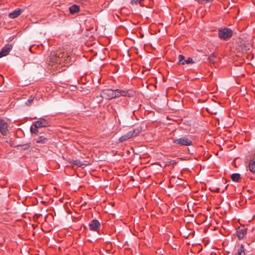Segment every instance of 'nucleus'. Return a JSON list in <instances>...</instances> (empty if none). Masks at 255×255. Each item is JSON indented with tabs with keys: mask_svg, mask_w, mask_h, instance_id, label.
Returning <instances> with one entry per match:
<instances>
[{
	"mask_svg": "<svg viewBox=\"0 0 255 255\" xmlns=\"http://www.w3.org/2000/svg\"><path fill=\"white\" fill-rule=\"evenodd\" d=\"M114 98H119L121 96H126L132 97L134 96V92L129 90H123L121 89H116L114 90Z\"/></svg>",
	"mask_w": 255,
	"mask_h": 255,
	"instance_id": "f257e3e1",
	"label": "nucleus"
},
{
	"mask_svg": "<svg viewBox=\"0 0 255 255\" xmlns=\"http://www.w3.org/2000/svg\"><path fill=\"white\" fill-rule=\"evenodd\" d=\"M232 35L233 31L230 28H221L219 30V37L222 39L227 40L232 37Z\"/></svg>",
	"mask_w": 255,
	"mask_h": 255,
	"instance_id": "f03ea898",
	"label": "nucleus"
},
{
	"mask_svg": "<svg viewBox=\"0 0 255 255\" xmlns=\"http://www.w3.org/2000/svg\"><path fill=\"white\" fill-rule=\"evenodd\" d=\"M173 143L184 146H190L192 145V140L187 136H183L179 138L174 139Z\"/></svg>",
	"mask_w": 255,
	"mask_h": 255,
	"instance_id": "7ed1b4c3",
	"label": "nucleus"
},
{
	"mask_svg": "<svg viewBox=\"0 0 255 255\" xmlns=\"http://www.w3.org/2000/svg\"><path fill=\"white\" fill-rule=\"evenodd\" d=\"M89 226L91 231L98 232L100 230L101 226L98 220L94 219L89 223Z\"/></svg>",
	"mask_w": 255,
	"mask_h": 255,
	"instance_id": "20e7f679",
	"label": "nucleus"
},
{
	"mask_svg": "<svg viewBox=\"0 0 255 255\" xmlns=\"http://www.w3.org/2000/svg\"><path fill=\"white\" fill-rule=\"evenodd\" d=\"M114 90L111 89L103 90L101 93L100 96L103 98L107 100L114 99Z\"/></svg>",
	"mask_w": 255,
	"mask_h": 255,
	"instance_id": "39448f33",
	"label": "nucleus"
},
{
	"mask_svg": "<svg viewBox=\"0 0 255 255\" xmlns=\"http://www.w3.org/2000/svg\"><path fill=\"white\" fill-rule=\"evenodd\" d=\"M8 131V125L6 121L0 117V132L3 135H6Z\"/></svg>",
	"mask_w": 255,
	"mask_h": 255,
	"instance_id": "423d86ee",
	"label": "nucleus"
},
{
	"mask_svg": "<svg viewBox=\"0 0 255 255\" xmlns=\"http://www.w3.org/2000/svg\"><path fill=\"white\" fill-rule=\"evenodd\" d=\"M50 140L51 136L50 135L46 136L41 135L38 138L34 139V140L36 143L41 144H48L50 142Z\"/></svg>",
	"mask_w": 255,
	"mask_h": 255,
	"instance_id": "0eeeda50",
	"label": "nucleus"
},
{
	"mask_svg": "<svg viewBox=\"0 0 255 255\" xmlns=\"http://www.w3.org/2000/svg\"><path fill=\"white\" fill-rule=\"evenodd\" d=\"M34 124L36 126V128H39L50 126V123L44 118H40L38 121H36Z\"/></svg>",
	"mask_w": 255,
	"mask_h": 255,
	"instance_id": "6e6552de",
	"label": "nucleus"
},
{
	"mask_svg": "<svg viewBox=\"0 0 255 255\" xmlns=\"http://www.w3.org/2000/svg\"><path fill=\"white\" fill-rule=\"evenodd\" d=\"M12 48L11 44H7L0 51V58L7 55Z\"/></svg>",
	"mask_w": 255,
	"mask_h": 255,
	"instance_id": "1a4fd4ad",
	"label": "nucleus"
},
{
	"mask_svg": "<svg viewBox=\"0 0 255 255\" xmlns=\"http://www.w3.org/2000/svg\"><path fill=\"white\" fill-rule=\"evenodd\" d=\"M247 229L245 228H239L236 231V236L238 239L240 240L243 239L247 234Z\"/></svg>",
	"mask_w": 255,
	"mask_h": 255,
	"instance_id": "9d476101",
	"label": "nucleus"
},
{
	"mask_svg": "<svg viewBox=\"0 0 255 255\" xmlns=\"http://www.w3.org/2000/svg\"><path fill=\"white\" fill-rule=\"evenodd\" d=\"M70 13L71 14H75L80 10V7L78 5L73 4L69 8Z\"/></svg>",
	"mask_w": 255,
	"mask_h": 255,
	"instance_id": "9b49d317",
	"label": "nucleus"
},
{
	"mask_svg": "<svg viewBox=\"0 0 255 255\" xmlns=\"http://www.w3.org/2000/svg\"><path fill=\"white\" fill-rule=\"evenodd\" d=\"M131 137H132V134L131 133V132L128 131L126 134L121 136L119 139V141L120 142H122L124 141L127 140L128 139L131 138Z\"/></svg>",
	"mask_w": 255,
	"mask_h": 255,
	"instance_id": "f8f14e48",
	"label": "nucleus"
},
{
	"mask_svg": "<svg viewBox=\"0 0 255 255\" xmlns=\"http://www.w3.org/2000/svg\"><path fill=\"white\" fill-rule=\"evenodd\" d=\"M141 130L142 128H141V127H138L133 129L132 130H130L129 131L131 132L132 137H134L137 136L141 131Z\"/></svg>",
	"mask_w": 255,
	"mask_h": 255,
	"instance_id": "ddd939ff",
	"label": "nucleus"
},
{
	"mask_svg": "<svg viewBox=\"0 0 255 255\" xmlns=\"http://www.w3.org/2000/svg\"><path fill=\"white\" fill-rule=\"evenodd\" d=\"M22 9L20 8H17L13 10L12 12L9 13L8 14V16H19L22 13Z\"/></svg>",
	"mask_w": 255,
	"mask_h": 255,
	"instance_id": "4468645a",
	"label": "nucleus"
},
{
	"mask_svg": "<svg viewBox=\"0 0 255 255\" xmlns=\"http://www.w3.org/2000/svg\"><path fill=\"white\" fill-rule=\"evenodd\" d=\"M70 163L72 165H76L78 167H81L83 165H84V163H83L80 160H71Z\"/></svg>",
	"mask_w": 255,
	"mask_h": 255,
	"instance_id": "2eb2a0df",
	"label": "nucleus"
},
{
	"mask_svg": "<svg viewBox=\"0 0 255 255\" xmlns=\"http://www.w3.org/2000/svg\"><path fill=\"white\" fill-rule=\"evenodd\" d=\"M30 132L32 133L37 134L39 132V128H36V126L33 123L30 127Z\"/></svg>",
	"mask_w": 255,
	"mask_h": 255,
	"instance_id": "dca6fc26",
	"label": "nucleus"
},
{
	"mask_svg": "<svg viewBox=\"0 0 255 255\" xmlns=\"http://www.w3.org/2000/svg\"><path fill=\"white\" fill-rule=\"evenodd\" d=\"M232 180L234 182H238L241 178V175L239 173H234L231 176Z\"/></svg>",
	"mask_w": 255,
	"mask_h": 255,
	"instance_id": "f3484780",
	"label": "nucleus"
},
{
	"mask_svg": "<svg viewBox=\"0 0 255 255\" xmlns=\"http://www.w3.org/2000/svg\"><path fill=\"white\" fill-rule=\"evenodd\" d=\"M238 255H246L244 246L242 245L238 250Z\"/></svg>",
	"mask_w": 255,
	"mask_h": 255,
	"instance_id": "a211bd4d",
	"label": "nucleus"
},
{
	"mask_svg": "<svg viewBox=\"0 0 255 255\" xmlns=\"http://www.w3.org/2000/svg\"><path fill=\"white\" fill-rule=\"evenodd\" d=\"M185 56L183 55H179L178 56V62L179 65H184Z\"/></svg>",
	"mask_w": 255,
	"mask_h": 255,
	"instance_id": "6ab92c4d",
	"label": "nucleus"
},
{
	"mask_svg": "<svg viewBox=\"0 0 255 255\" xmlns=\"http://www.w3.org/2000/svg\"><path fill=\"white\" fill-rule=\"evenodd\" d=\"M34 100V97L32 96H31L27 100V101L25 102V104L29 106L31 105Z\"/></svg>",
	"mask_w": 255,
	"mask_h": 255,
	"instance_id": "aec40b11",
	"label": "nucleus"
},
{
	"mask_svg": "<svg viewBox=\"0 0 255 255\" xmlns=\"http://www.w3.org/2000/svg\"><path fill=\"white\" fill-rule=\"evenodd\" d=\"M215 58V55L213 54H212L210 56H209V57L208 58L209 62L210 63H212V64L215 63V60H214Z\"/></svg>",
	"mask_w": 255,
	"mask_h": 255,
	"instance_id": "412c9836",
	"label": "nucleus"
},
{
	"mask_svg": "<svg viewBox=\"0 0 255 255\" xmlns=\"http://www.w3.org/2000/svg\"><path fill=\"white\" fill-rule=\"evenodd\" d=\"M194 61H193V59L191 57L188 58L187 59L184 60V65L185 64H193L194 63Z\"/></svg>",
	"mask_w": 255,
	"mask_h": 255,
	"instance_id": "4be33fe9",
	"label": "nucleus"
},
{
	"mask_svg": "<svg viewBox=\"0 0 255 255\" xmlns=\"http://www.w3.org/2000/svg\"><path fill=\"white\" fill-rule=\"evenodd\" d=\"M196 0L201 3H206L207 2H211V1H213V0Z\"/></svg>",
	"mask_w": 255,
	"mask_h": 255,
	"instance_id": "5701e85b",
	"label": "nucleus"
},
{
	"mask_svg": "<svg viewBox=\"0 0 255 255\" xmlns=\"http://www.w3.org/2000/svg\"><path fill=\"white\" fill-rule=\"evenodd\" d=\"M177 163V161H176L175 160H171L170 161H169V164H171V165H175L176 164V163Z\"/></svg>",
	"mask_w": 255,
	"mask_h": 255,
	"instance_id": "b1692460",
	"label": "nucleus"
},
{
	"mask_svg": "<svg viewBox=\"0 0 255 255\" xmlns=\"http://www.w3.org/2000/svg\"><path fill=\"white\" fill-rule=\"evenodd\" d=\"M184 20H185V17H183V18H182V17H180V21H181V22H183Z\"/></svg>",
	"mask_w": 255,
	"mask_h": 255,
	"instance_id": "393cba45",
	"label": "nucleus"
},
{
	"mask_svg": "<svg viewBox=\"0 0 255 255\" xmlns=\"http://www.w3.org/2000/svg\"><path fill=\"white\" fill-rule=\"evenodd\" d=\"M114 116H115V118L116 119H117V117L118 116V114L116 112H115V114H114Z\"/></svg>",
	"mask_w": 255,
	"mask_h": 255,
	"instance_id": "a878e982",
	"label": "nucleus"
},
{
	"mask_svg": "<svg viewBox=\"0 0 255 255\" xmlns=\"http://www.w3.org/2000/svg\"><path fill=\"white\" fill-rule=\"evenodd\" d=\"M135 1V0H131L130 3L132 4H134V1Z\"/></svg>",
	"mask_w": 255,
	"mask_h": 255,
	"instance_id": "bb28decb",
	"label": "nucleus"
},
{
	"mask_svg": "<svg viewBox=\"0 0 255 255\" xmlns=\"http://www.w3.org/2000/svg\"><path fill=\"white\" fill-rule=\"evenodd\" d=\"M29 147H30V145H26V147L25 148L28 149Z\"/></svg>",
	"mask_w": 255,
	"mask_h": 255,
	"instance_id": "cd10ccee",
	"label": "nucleus"
},
{
	"mask_svg": "<svg viewBox=\"0 0 255 255\" xmlns=\"http://www.w3.org/2000/svg\"><path fill=\"white\" fill-rule=\"evenodd\" d=\"M118 18H119V19H120V20H121V21H123V20H122V19H121L120 18H121V17L118 16Z\"/></svg>",
	"mask_w": 255,
	"mask_h": 255,
	"instance_id": "c85d7f7f",
	"label": "nucleus"
}]
</instances>
